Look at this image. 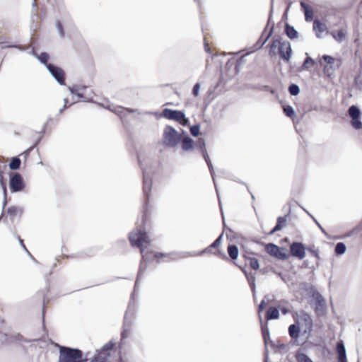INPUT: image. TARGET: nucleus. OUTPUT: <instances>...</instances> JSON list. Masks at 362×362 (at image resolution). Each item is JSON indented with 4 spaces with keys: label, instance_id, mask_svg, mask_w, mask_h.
<instances>
[{
    "label": "nucleus",
    "instance_id": "nucleus-1",
    "mask_svg": "<svg viewBox=\"0 0 362 362\" xmlns=\"http://www.w3.org/2000/svg\"><path fill=\"white\" fill-rule=\"evenodd\" d=\"M129 239L131 244L133 246L137 247L140 249L141 255V261L139 265L137 277L134 285V291H135L136 288L138 286L139 280L141 279L142 276L144 275L147 268L146 264H144V262L151 260L153 258L159 259L160 257L166 256V255L161 252H157L153 255L152 252H146L145 248L144 247V244L146 243L147 245H149L151 243V240L149 239L146 233L142 230L141 229H136V230H133L131 233H129ZM134 292H133L131 295L129 305L124 317L123 328L121 332L122 341H124L129 337L132 330L133 319L134 317Z\"/></svg>",
    "mask_w": 362,
    "mask_h": 362
},
{
    "label": "nucleus",
    "instance_id": "nucleus-2",
    "mask_svg": "<svg viewBox=\"0 0 362 362\" xmlns=\"http://www.w3.org/2000/svg\"><path fill=\"white\" fill-rule=\"evenodd\" d=\"M313 318L303 310L296 313V345L305 344L310 336L313 328Z\"/></svg>",
    "mask_w": 362,
    "mask_h": 362
},
{
    "label": "nucleus",
    "instance_id": "nucleus-3",
    "mask_svg": "<svg viewBox=\"0 0 362 362\" xmlns=\"http://www.w3.org/2000/svg\"><path fill=\"white\" fill-rule=\"evenodd\" d=\"M302 289L305 295L311 299V304L314 306L315 313L323 315L326 311V303L324 297L310 284H303Z\"/></svg>",
    "mask_w": 362,
    "mask_h": 362
},
{
    "label": "nucleus",
    "instance_id": "nucleus-4",
    "mask_svg": "<svg viewBox=\"0 0 362 362\" xmlns=\"http://www.w3.org/2000/svg\"><path fill=\"white\" fill-rule=\"evenodd\" d=\"M292 52L291 43L287 40H283L281 38L273 40L269 53L270 55L279 54L281 59L288 62Z\"/></svg>",
    "mask_w": 362,
    "mask_h": 362
},
{
    "label": "nucleus",
    "instance_id": "nucleus-5",
    "mask_svg": "<svg viewBox=\"0 0 362 362\" xmlns=\"http://www.w3.org/2000/svg\"><path fill=\"white\" fill-rule=\"evenodd\" d=\"M59 356L58 362H86L83 358V353L76 348H71L64 346H58Z\"/></svg>",
    "mask_w": 362,
    "mask_h": 362
},
{
    "label": "nucleus",
    "instance_id": "nucleus-6",
    "mask_svg": "<svg viewBox=\"0 0 362 362\" xmlns=\"http://www.w3.org/2000/svg\"><path fill=\"white\" fill-rule=\"evenodd\" d=\"M137 158L143 172V194L145 197L144 210L146 211L152 187V175L151 170L144 166L141 155L138 154Z\"/></svg>",
    "mask_w": 362,
    "mask_h": 362
},
{
    "label": "nucleus",
    "instance_id": "nucleus-7",
    "mask_svg": "<svg viewBox=\"0 0 362 362\" xmlns=\"http://www.w3.org/2000/svg\"><path fill=\"white\" fill-rule=\"evenodd\" d=\"M163 144L170 148H175L182 141V136L171 126H166L163 131Z\"/></svg>",
    "mask_w": 362,
    "mask_h": 362
},
{
    "label": "nucleus",
    "instance_id": "nucleus-8",
    "mask_svg": "<svg viewBox=\"0 0 362 362\" xmlns=\"http://www.w3.org/2000/svg\"><path fill=\"white\" fill-rule=\"evenodd\" d=\"M162 115L168 119L178 122L184 126L189 122V119L185 117V114L180 110L165 108L162 112Z\"/></svg>",
    "mask_w": 362,
    "mask_h": 362
},
{
    "label": "nucleus",
    "instance_id": "nucleus-9",
    "mask_svg": "<svg viewBox=\"0 0 362 362\" xmlns=\"http://www.w3.org/2000/svg\"><path fill=\"white\" fill-rule=\"evenodd\" d=\"M25 182L19 173H11L9 175V187L12 193L22 192L25 188Z\"/></svg>",
    "mask_w": 362,
    "mask_h": 362
},
{
    "label": "nucleus",
    "instance_id": "nucleus-10",
    "mask_svg": "<svg viewBox=\"0 0 362 362\" xmlns=\"http://www.w3.org/2000/svg\"><path fill=\"white\" fill-rule=\"evenodd\" d=\"M306 251L317 259L320 258V251L318 249H315L314 246L305 247L302 243L296 242V258L299 259H304Z\"/></svg>",
    "mask_w": 362,
    "mask_h": 362
},
{
    "label": "nucleus",
    "instance_id": "nucleus-11",
    "mask_svg": "<svg viewBox=\"0 0 362 362\" xmlns=\"http://www.w3.org/2000/svg\"><path fill=\"white\" fill-rule=\"evenodd\" d=\"M266 251L269 255L279 259L284 260L288 257L285 248L279 247L274 243H268L266 245Z\"/></svg>",
    "mask_w": 362,
    "mask_h": 362
},
{
    "label": "nucleus",
    "instance_id": "nucleus-12",
    "mask_svg": "<svg viewBox=\"0 0 362 362\" xmlns=\"http://www.w3.org/2000/svg\"><path fill=\"white\" fill-rule=\"evenodd\" d=\"M47 69L59 84L65 85V73L62 69L52 64H47Z\"/></svg>",
    "mask_w": 362,
    "mask_h": 362
},
{
    "label": "nucleus",
    "instance_id": "nucleus-13",
    "mask_svg": "<svg viewBox=\"0 0 362 362\" xmlns=\"http://www.w3.org/2000/svg\"><path fill=\"white\" fill-rule=\"evenodd\" d=\"M288 333L291 338V341L288 344H285V343H279V344L278 351L280 354H285V353L288 352L294 344V342L293 341V340L294 339V324H291L288 327Z\"/></svg>",
    "mask_w": 362,
    "mask_h": 362
},
{
    "label": "nucleus",
    "instance_id": "nucleus-14",
    "mask_svg": "<svg viewBox=\"0 0 362 362\" xmlns=\"http://www.w3.org/2000/svg\"><path fill=\"white\" fill-rule=\"evenodd\" d=\"M260 324H261L262 337H263L264 343L265 345V351H267V350L268 351L267 346L269 344V340H270V339H271L269 330L267 322H263L262 320H261ZM265 354H266V352H264V355Z\"/></svg>",
    "mask_w": 362,
    "mask_h": 362
},
{
    "label": "nucleus",
    "instance_id": "nucleus-15",
    "mask_svg": "<svg viewBox=\"0 0 362 362\" xmlns=\"http://www.w3.org/2000/svg\"><path fill=\"white\" fill-rule=\"evenodd\" d=\"M202 156L209 167V170L210 171V173H211V175L212 177V179H213V181H214V185H215V188H216V193H217V195H218V189H217V187H216V181H215V178H214V167H213V165H212V163L210 160V158L208 155V153L207 151L206 152H204L202 153ZM218 200H220L219 199V196H218ZM219 204L221 205V201H219Z\"/></svg>",
    "mask_w": 362,
    "mask_h": 362
},
{
    "label": "nucleus",
    "instance_id": "nucleus-16",
    "mask_svg": "<svg viewBox=\"0 0 362 362\" xmlns=\"http://www.w3.org/2000/svg\"><path fill=\"white\" fill-rule=\"evenodd\" d=\"M202 156L209 167V170L210 171V173H211V175L212 177V179H213V181H214V185H215V188H216V193H217V195H218V189H217V187H216V181H215V178H214V167H213V165H212V163L210 160V158L208 155V153L207 151L206 152H204L202 153ZM218 200H220L219 199V196H218ZM219 204L221 205V201H219Z\"/></svg>",
    "mask_w": 362,
    "mask_h": 362
},
{
    "label": "nucleus",
    "instance_id": "nucleus-17",
    "mask_svg": "<svg viewBox=\"0 0 362 362\" xmlns=\"http://www.w3.org/2000/svg\"><path fill=\"white\" fill-rule=\"evenodd\" d=\"M202 156L209 167V170L210 171V173H211V175L212 177V179H213V181H214V185H215V188H216V193H217V195H218V189H217V187H216V181H215V178H214V167H213V165H212V163L210 160V158L208 155V153L207 151L206 152H204L202 153ZM218 200H220L219 199V196H218ZM219 204L221 205V201H219Z\"/></svg>",
    "mask_w": 362,
    "mask_h": 362
},
{
    "label": "nucleus",
    "instance_id": "nucleus-18",
    "mask_svg": "<svg viewBox=\"0 0 362 362\" xmlns=\"http://www.w3.org/2000/svg\"><path fill=\"white\" fill-rule=\"evenodd\" d=\"M202 156L209 167V170L210 171V173H211V175L212 177V179H213V181H214V185H215V188H216V193H217V195H218V189H217V187H216V181H215V178H214V167H213V165H212V163L210 160V158L208 155V153L207 151L206 152H204L202 153ZM218 200H220L219 199V196H218ZM219 204L221 205V201H219Z\"/></svg>",
    "mask_w": 362,
    "mask_h": 362
},
{
    "label": "nucleus",
    "instance_id": "nucleus-19",
    "mask_svg": "<svg viewBox=\"0 0 362 362\" xmlns=\"http://www.w3.org/2000/svg\"><path fill=\"white\" fill-rule=\"evenodd\" d=\"M202 156L209 167V170L210 171V173H211V175L212 177V179H213V181H214V185H215V188H216V193H217V195H218V189H217V187H216V181H215V178H214V167H213V165H212V163L210 160V158L208 155V153L207 151L206 152H204L202 153ZM218 200H220L219 199V196H218ZM219 204L221 205V201H219Z\"/></svg>",
    "mask_w": 362,
    "mask_h": 362
},
{
    "label": "nucleus",
    "instance_id": "nucleus-20",
    "mask_svg": "<svg viewBox=\"0 0 362 362\" xmlns=\"http://www.w3.org/2000/svg\"><path fill=\"white\" fill-rule=\"evenodd\" d=\"M337 361H347L345 346L342 341L337 344Z\"/></svg>",
    "mask_w": 362,
    "mask_h": 362
},
{
    "label": "nucleus",
    "instance_id": "nucleus-21",
    "mask_svg": "<svg viewBox=\"0 0 362 362\" xmlns=\"http://www.w3.org/2000/svg\"><path fill=\"white\" fill-rule=\"evenodd\" d=\"M274 25V23L273 22L269 32L265 37L264 36V33H262V36L259 37V39L257 41V42L255 45V48L256 49H260L269 40V38L272 34Z\"/></svg>",
    "mask_w": 362,
    "mask_h": 362
},
{
    "label": "nucleus",
    "instance_id": "nucleus-22",
    "mask_svg": "<svg viewBox=\"0 0 362 362\" xmlns=\"http://www.w3.org/2000/svg\"><path fill=\"white\" fill-rule=\"evenodd\" d=\"M313 30L316 33L317 37L320 38L322 37V33L326 30V25L319 20L315 19L313 22Z\"/></svg>",
    "mask_w": 362,
    "mask_h": 362
},
{
    "label": "nucleus",
    "instance_id": "nucleus-23",
    "mask_svg": "<svg viewBox=\"0 0 362 362\" xmlns=\"http://www.w3.org/2000/svg\"><path fill=\"white\" fill-rule=\"evenodd\" d=\"M330 35L338 42H341L345 40L346 37V31L344 29H340L338 31H332Z\"/></svg>",
    "mask_w": 362,
    "mask_h": 362
},
{
    "label": "nucleus",
    "instance_id": "nucleus-24",
    "mask_svg": "<svg viewBox=\"0 0 362 362\" xmlns=\"http://www.w3.org/2000/svg\"><path fill=\"white\" fill-rule=\"evenodd\" d=\"M300 6L304 11L305 21L308 22L311 21L313 18V9L303 1H300Z\"/></svg>",
    "mask_w": 362,
    "mask_h": 362
},
{
    "label": "nucleus",
    "instance_id": "nucleus-25",
    "mask_svg": "<svg viewBox=\"0 0 362 362\" xmlns=\"http://www.w3.org/2000/svg\"><path fill=\"white\" fill-rule=\"evenodd\" d=\"M194 147V142L187 134L182 141V148L184 151H188Z\"/></svg>",
    "mask_w": 362,
    "mask_h": 362
},
{
    "label": "nucleus",
    "instance_id": "nucleus-26",
    "mask_svg": "<svg viewBox=\"0 0 362 362\" xmlns=\"http://www.w3.org/2000/svg\"><path fill=\"white\" fill-rule=\"evenodd\" d=\"M279 317V310L276 307H270L266 313L267 320L278 319Z\"/></svg>",
    "mask_w": 362,
    "mask_h": 362
},
{
    "label": "nucleus",
    "instance_id": "nucleus-27",
    "mask_svg": "<svg viewBox=\"0 0 362 362\" xmlns=\"http://www.w3.org/2000/svg\"><path fill=\"white\" fill-rule=\"evenodd\" d=\"M286 216H279L277 218L276 226H274V228L272 230H270L268 233V234L269 235H273L276 231L280 230L286 225Z\"/></svg>",
    "mask_w": 362,
    "mask_h": 362
},
{
    "label": "nucleus",
    "instance_id": "nucleus-28",
    "mask_svg": "<svg viewBox=\"0 0 362 362\" xmlns=\"http://www.w3.org/2000/svg\"><path fill=\"white\" fill-rule=\"evenodd\" d=\"M30 53L32 54L33 55H34L35 57H36L37 58V59L40 62V63L44 64L46 67H47V65L49 64L47 62L49 59V54L47 52H42L40 55H37V53L35 52V49L32 48Z\"/></svg>",
    "mask_w": 362,
    "mask_h": 362
},
{
    "label": "nucleus",
    "instance_id": "nucleus-29",
    "mask_svg": "<svg viewBox=\"0 0 362 362\" xmlns=\"http://www.w3.org/2000/svg\"><path fill=\"white\" fill-rule=\"evenodd\" d=\"M278 308L279 312L281 311L283 315L291 313L292 317H294V314L292 313L293 307L288 303H280L278 305Z\"/></svg>",
    "mask_w": 362,
    "mask_h": 362
},
{
    "label": "nucleus",
    "instance_id": "nucleus-30",
    "mask_svg": "<svg viewBox=\"0 0 362 362\" xmlns=\"http://www.w3.org/2000/svg\"><path fill=\"white\" fill-rule=\"evenodd\" d=\"M243 273L245 274L246 278H247V280L248 281V284L251 288V290L253 292V294L255 293V289H256V286H255V276L252 274H248L246 270H245L244 269H243Z\"/></svg>",
    "mask_w": 362,
    "mask_h": 362
},
{
    "label": "nucleus",
    "instance_id": "nucleus-31",
    "mask_svg": "<svg viewBox=\"0 0 362 362\" xmlns=\"http://www.w3.org/2000/svg\"><path fill=\"white\" fill-rule=\"evenodd\" d=\"M228 254L229 257L235 260L238 257V248L237 245L234 244L228 245L227 248Z\"/></svg>",
    "mask_w": 362,
    "mask_h": 362
},
{
    "label": "nucleus",
    "instance_id": "nucleus-32",
    "mask_svg": "<svg viewBox=\"0 0 362 362\" xmlns=\"http://www.w3.org/2000/svg\"><path fill=\"white\" fill-rule=\"evenodd\" d=\"M281 107L283 108L284 113L289 117L292 121H294V110L293 108L289 105H286L284 102H281Z\"/></svg>",
    "mask_w": 362,
    "mask_h": 362
},
{
    "label": "nucleus",
    "instance_id": "nucleus-33",
    "mask_svg": "<svg viewBox=\"0 0 362 362\" xmlns=\"http://www.w3.org/2000/svg\"><path fill=\"white\" fill-rule=\"evenodd\" d=\"M21 159L18 157L16 156V157H13L11 158V160L8 164V166L11 170H16L19 169V168L21 166Z\"/></svg>",
    "mask_w": 362,
    "mask_h": 362
},
{
    "label": "nucleus",
    "instance_id": "nucleus-34",
    "mask_svg": "<svg viewBox=\"0 0 362 362\" xmlns=\"http://www.w3.org/2000/svg\"><path fill=\"white\" fill-rule=\"evenodd\" d=\"M346 250V247L344 243L339 242L336 244L334 251L337 255H344Z\"/></svg>",
    "mask_w": 362,
    "mask_h": 362
},
{
    "label": "nucleus",
    "instance_id": "nucleus-35",
    "mask_svg": "<svg viewBox=\"0 0 362 362\" xmlns=\"http://www.w3.org/2000/svg\"><path fill=\"white\" fill-rule=\"evenodd\" d=\"M349 115L351 118L354 117H360L361 111L359 108L356 105H351L349 108Z\"/></svg>",
    "mask_w": 362,
    "mask_h": 362
},
{
    "label": "nucleus",
    "instance_id": "nucleus-36",
    "mask_svg": "<svg viewBox=\"0 0 362 362\" xmlns=\"http://www.w3.org/2000/svg\"><path fill=\"white\" fill-rule=\"evenodd\" d=\"M114 346V344L112 341H109L108 343L105 344L101 349L100 351L98 353H103L106 355L107 359L110 356L109 351L112 349Z\"/></svg>",
    "mask_w": 362,
    "mask_h": 362
},
{
    "label": "nucleus",
    "instance_id": "nucleus-37",
    "mask_svg": "<svg viewBox=\"0 0 362 362\" xmlns=\"http://www.w3.org/2000/svg\"><path fill=\"white\" fill-rule=\"evenodd\" d=\"M245 258L248 259L250 266L255 270H257L259 267L258 259L255 257H248L246 255H243Z\"/></svg>",
    "mask_w": 362,
    "mask_h": 362
},
{
    "label": "nucleus",
    "instance_id": "nucleus-38",
    "mask_svg": "<svg viewBox=\"0 0 362 362\" xmlns=\"http://www.w3.org/2000/svg\"><path fill=\"white\" fill-rule=\"evenodd\" d=\"M90 362H107V356L103 353H97Z\"/></svg>",
    "mask_w": 362,
    "mask_h": 362
},
{
    "label": "nucleus",
    "instance_id": "nucleus-39",
    "mask_svg": "<svg viewBox=\"0 0 362 362\" xmlns=\"http://www.w3.org/2000/svg\"><path fill=\"white\" fill-rule=\"evenodd\" d=\"M194 147L199 148L202 151V153L206 151V143L202 138L199 139V140L194 143Z\"/></svg>",
    "mask_w": 362,
    "mask_h": 362
},
{
    "label": "nucleus",
    "instance_id": "nucleus-40",
    "mask_svg": "<svg viewBox=\"0 0 362 362\" xmlns=\"http://www.w3.org/2000/svg\"><path fill=\"white\" fill-rule=\"evenodd\" d=\"M266 300L267 301L270 300V299L269 298L268 296H265L264 298L261 301V303L258 305V314H259V320H262V316H261V313L264 310L265 305H266Z\"/></svg>",
    "mask_w": 362,
    "mask_h": 362
},
{
    "label": "nucleus",
    "instance_id": "nucleus-41",
    "mask_svg": "<svg viewBox=\"0 0 362 362\" xmlns=\"http://www.w3.org/2000/svg\"><path fill=\"white\" fill-rule=\"evenodd\" d=\"M285 32L286 35L291 40L294 39V27L286 23Z\"/></svg>",
    "mask_w": 362,
    "mask_h": 362
},
{
    "label": "nucleus",
    "instance_id": "nucleus-42",
    "mask_svg": "<svg viewBox=\"0 0 362 362\" xmlns=\"http://www.w3.org/2000/svg\"><path fill=\"white\" fill-rule=\"evenodd\" d=\"M296 358L297 360V362H313L305 354H296Z\"/></svg>",
    "mask_w": 362,
    "mask_h": 362
},
{
    "label": "nucleus",
    "instance_id": "nucleus-43",
    "mask_svg": "<svg viewBox=\"0 0 362 362\" xmlns=\"http://www.w3.org/2000/svg\"><path fill=\"white\" fill-rule=\"evenodd\" d=\"M351 119V124L355 129H359L362 128V122L360 120V117H354Z\"/></svg>",
    "mask_w": 362,
    "mask_h": 362
},
{
    "label": "nucleus",
    "instance_id": "nucleus-44",
    "mask_svg": "<svg viewBox=\"0 0 362 362\" xmlns=\"http://www.w3.org/2000/svg\"><path fill=\"white\" fill-rule=\"evenodd\" d=\"M10 340L12 342L15 341H28L27 340H24L23 337L21 334H14L10 336L9 337Z\"/></svg>",
    "mask_w": 362,
    "mask_h": 362
},
{
    "label": "nucleus",
    "instance_id": "nucleus-45",
    "mask_svg": "<svg viewBox=\"0 0 362 362\" xmlns=\"http://www.w3.org/2000/svg\"><path fill=\"white\" fill-rule=\"evenodd\" d=\"M323 71L327 76H332L334 72L332 65H326L323 69Z\"/></svg>",
    "mask_w": 362,
    "mask_h": 362
},
{
    "label": "nucleus",
    "instance_id": "nucleus-46",
    "mask_svg": "<svg viewBox=\"0 0 362 362\" xmlns=\"http://www.w3.org/2000/svg\"><path fill=\"white\" fill-rule=\"evenodd\" d=\"M56 28H57V29L58 30L59 37L61 38L64 37V29H63V25H62V23L59 20L56 21Z\"/></svg>",
    "mask_w": 362,
    "mask_h": 362
},
{
    "label": "nucleus",
    "instance_id": "nucleus-47",
    "mask_svg": "<svg viewBox=\"0 0 362 362\" xmlns=\"http://www.w3.org/2000/svg\"><path fill=\"white\" fill-rule=\"evenodd\" d=\"M199 125L195 124L190 127V133L193 136H197L199 134Z\"/></svg>",
    "mask_w": 362,
    "mask_h": 362
},
{
    "label": "nucleus",
    "instance_id": "nucleus-48",
    "mask_svg": "<svg viewBox=\"0 0 362 362\" xmlns=\"http://www.w3.org/2000/svg\"><path fill=\"white\" fill-rule=\"evenodd\" d=\"M41 140V136L39 137L37 139V140L35 141V143L32 146H30V148H28L23 154L24 155L25 158H26L29 154L31 152V151L35 148L37 146V145L39 144V142Z\"/></svg>",
    "mask_w": 362,
    "mask_h": 362
},
{
    "label": "nucleus",
    "instance_id": "nucleus-49",
    "mask_svg": "<svg viewBox=\"0 0 362 362\" xmlns=\"http://www.w3.org/2000/svg\"><path fill=\"white\" fill-rule=\"evenodd\" d=\"M223 234H221L209 246L212 248H216L221 244L222 240Z\"/></svg>",
    "mask_w": 362,
    "mask_h": 362
},
{
    "label": "nucleus",
    "instance_id": "nucleus-50",
    "mask_svg": "<svg viewBox=\"0 0 362 362\" xmlns=\"http://www.w3.org/2000/svg\"><path fill=\"white\" fill-rule=\"evenodd\" d=\"M18 211L21 210L18 207L11 206L7 209V213L11 216H14L18 214Z\"/></svg>",
    "mask_w": 362,
    "mask_h": 362
},
{
    "label": "nucleus",
    "instance_id": "nucleus-51",
    "mask_svg": "<svg viewBox=\"0 0 362 362\" xmlns=\"http://www.w3.org/2000/svg\"><path fill=\"white\" fill-rule=\"evenodd\" d=\"M322 59L327 65H332L334 62V59L329 55H323Z\"/></svg>",
    "mask_w": 362,
    "mask_h": 362
},
{
    "label": "nucleus",
    "instance_id": "nucleus-52",
    "mask_svg": "<svg viewBox=\"0 0 362 362\" xmlns=\"http://www.w3.org/2000/svg\"><path fill=\"white\" fill-rule=\"evenodd\" d=\"M313 64H314V61L313 60V59L310 57H307L306 59L303 62V69H308L309 65L313 66Z\"/></svg>",
    "mask_w": 362,
    "mask_h": 362
},
{
    "label": "nucleus",
    "instance_id": "nucleus-53",
    "mask_svg": "<svg viewBox=\"0 0 362 362\" xmlns=\"http://www.w3.org/2000/svg\"><path fill=\"white\" fill-rule=\"evenodd\" d=\"M211 247L210 246H209L208 247L205 248L204 250H203L202 251H201L200 252H199L198 254L197 253H192V252H187V255H190V256H195V255H202L204 253H209L211 252Z\"/></svg>",
    "mask_w": 362,
    "mask_h": 362
},
{
    "label": "nucleus",
    "instance_id": "nucleus-54",
    "mask_svg": "<svg viewBox=\"0 0 362 362\" xmlns=\"http://www.w3.org/2000/svg\"><path fill=\"white\" fill-rule=\"evenodd\" d=\"M201 85L199 83H197L194 84L193 89H192V94L197 97L199 94V89H200Z\"/></svg>",
    "mask_w": 362,
    "mask_h": 362
},
{
    "label": "nucleus",
    "instance_id": "nucleus-55",
    "mask_svg": "<svg viewBox=\"0 0 362 362\" xmlns=\"http://www.w3.org/2000/svg\"><path fill=\"white\" fill-rule=\"evenodd\" d=\"M18 240L20 242V244L22 246V247L29 254V255L30 256V257L32 258V259L35 262H37V260L32 256V255L29 252V251L27 250L25 245H24L23 243V240L20 238L18 237Z\"/></svg>",
    "mask_w": 362,
    "mask_h": 362
},
{
    "label": "nucleus",
    "instance_id": "nucleus-56",
    "mask_svg": "<svg viewBox=\"0 0 362 362\" xmlns=\"http://www.w3.org/2000/svg\"><path fill=\"white\" fill-rule=\"evenodd\" d=\"M69 90L72 94H76L79 92V86L74 85L73 86H69Z\"/></svg>",
    "mask_w": 362,
    "mask_h": 362
},
{
    "label": "nucleus",
    "instance_id": "nucleus-57",
    "mask_svg": "<svg viewBox=\"0 0 362 362\" xmlns=\"http://www.w3.org/2000/svg\"><path fill=\"white\" fill-rule=\"evenodd\" d=\"M313 267H314V265L313 264H311V262L308 259L303 261V262L302 263V265H301V267L309 268V269H312V268H313Z\"/></svg>",
    "mask_w": 362,
    "mask_h": 362
},
{
    "label": "nucleus",
    "instance_id": "nucleus-58",
    "mask_svg": "<svg viewBox=\"0 0 362 362\" xmlns=\"http://www.w3.org/2000/svg\"><path fill=\"white\" fill-rule=\"evenodd\" d=\"M279 344V342H276V343L275 341H272L270 339V340H269L268 346H270L272 349H278Z\"/></svg>",
    "mask_w": 362,
    "mask_h": 362
},
{
    "label": "nucleus",
    "instance_id": "nucleus-59",
    "mask_svg": "<svg viewBox=\"0 0 362 362\" xmlns=\"http://www.w3.org/2000/svg\"><path fill=\"white\" fill-rule=\"evenodd\" d=\"M0 45L1 46L2 48H4V47H16V48H18L19 49L23 50V49L21 48V47L20 45H4V43L2 42H0Z\"/></svg>",
    "mask_w": 362,
    "mask_h": 362
},
{
    "label": "nucleus",
    "instance_id": "nucleus-60",
    "mask_svg": "<svg viewBox=\"0 0 362 362\" xmlns=\"http://www.w3.org/2000/svg\"><path fill=\"white\" fill-rule=\"evenodd\" d=\"M307 214L313 218V220L315 221V223L317 224V226L320 228V230L324 233H325V230L323 229V228L321 226V225L318 223V221L310 214H309L308 211H306Z\"/></svg>",
    "mask_w": 362,
    "mask_h": 362
},
{
    "label": "nucleus",
    "instance_id": "nucleus-61",
    "mask_svg": "<svg viewBox=\"0 0 362 362\" xmlns=\"http://www.w3.org/2000/svg\"><path fill=\"white\" fill-rule=\"evenodd\" d=\"M291 5H292V2L291 1L288 3V5H287L286 8V11H285V12L283 14V18L284 19L287 18V13L288 11L289 8H291Z\"/></svg>",
    "mask_w": 362,
    "mask_h": 362
},
{
    "label": "nucleus",
    "instance_id": "nucleus-62",
    "mask_svg": "<svg viewBox=\"0 0 362 362\" xmlns=\"http://www.w3.org/2000/svg\"><path fill=\"white\" fill-rule=\"evenodd\" d=\"M170 255L172 256V259H173L186 257V255H185L184 254L180 255V254L171 253V254H170Z\"/></svg>",
    "mask_w": 362,
    "mask_h": 362
},
{
    "label": "nucleus",
    "instance_id": "nucleus-63",
    "mask_svg": "<svg viewBox=\"0 0 362 362\" xmlns=\"http://www.w3.org/2000/svg\"><path fill=\"white\" fill-rule=\"evenodd\" d=\"M288 91L291 95H294V83H291L288 87Z\"/></svg>",
    "mask_w": 362,
    "mask_h": 362
},
{
    "label": "nucleus",
    "instance_id": "nucleus-64",
    "mask_svg": "<svg viewBox=\"0 0 362 362\" xmlns=\"http://www.w3.org/2000/svg\"><path fill=\"white\" fill-rule=\"evenodd\" d=\"M290 253L292 256H294V242L290 245Z\"/></svg>",
    "mask_w": 362,
    "mask_h": 362
}]
</instances>
